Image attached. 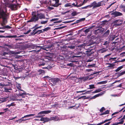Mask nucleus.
<instances>
[{
	"label": "nucleus",
	"instance_id": "6e6d98bb",
	"mask_svg": "<svg viewBox=\"0 0 125 125\" xmlns=\"http://www.w3.org/2000/svg\"><path fill=\"white\" fill-rule=\"evenodd\" d=\"M73 107H74V108L73 109H77L79 107V106H78L77 107L75 106H72L70 107L69 108H72Z\"/></svg>",
	"mask_w": 125,
	"mask_h": 125
},
{
	"label": "nucleus",
	"instance_id": "20e7f679",
	"mask_svg": "<svg viewBox=\"0 0 125 125\" xmlns=\"http://www.w3.org/2000/svg\"><path fill=\"white\" fill-rule=\"evenodd\" d=\"M106 29H106L105 30H106ZM105 30L104 28L100 27L97 29L94 30L93 31V32L95 35L99 34L103 32Z\"/></svg>",
	"mask_w": 125,
	"mask_h": 125
},
{
	"label": "nucleus",
	"instance_id": "3c124183",
	"mask_svg": "<svg viewBox=\"0 0 125 125\" xmlns=\"http://www.w3.org/2000/svg\"><path fill=\"white\" fill-rule=\"evenodd\" d=\"M120 9H122L123 8H125V5L124 4H121L120 5Z\"/></svg>",
	"mask_w": 125,
	"mask_h": 125
},
{
	"label": "nucleus",
	"instance_id": "bf43d9fd",
	"mask_svg": "<svg viewBox=\"0 0 125 125\" xmlns=\"http://www.w3.org/2000/svg\"><path fill=\"white\" fill-rule=\"evenodd\" d=\"M86 90H83V91H77L76 92V93H83L84 92H86Z\"/></svg>",
	"mask_w": 125,
	"mask_h": 125
},
{
	"label": "nucleus",
	"instance_id": "c756f323",
	"mask_svg": "<svg viewBox=\"0 0 125 125\" xmlns=\"http://www.w3.org/2000/svg\"><path fill=\"white\" fill-rule=\"evenodd\" d=\"M92 27H90L86 29L84 31V32L85 34L87 33L90 31V30L92 28Z\"/></svg>",
	"mask_w": 125,
	"mask_h": 125
},
{
	"label": "nucleus",
	"instance_id": "a19ab883",
	"mask_svg": "<svg viewBox=\"0 0 125 125\" xmlns=\"http://www.w3.org/2000/svg\"><path fill=\"white\" fill-rule=\"evenodd\" d=\"M61 4V3H55L53 5V6L54 7H58Z\"/></svg>",
	"mask_w": 125,
	"mask_h": 125
},
{
	"label": "nucleus",
	"instance_id": "b1692460",
	"mask_svg": "<svg viewBox=\"0 0 125 125\" xmlns=\"http://www.w3.org/2000/svg\"><path fill=\"white\" fill-rule=\"evenodd\" d=\"M4 46H7L9 48H12L13 47V45L12 44H8L6 43L5 44Z\"/></svg>",
	"mask_w": 125,
	"mask_h": 125
},
{
	"label": "nucleus",
	"instance_id": "cd10ccee",
	"mask_svg": "<svg viewBox=\"0 0 125 125\" xmlns=\"http://www.w3.org/2000/svg\"><path fill=\"white\" fill-rule=\"evenodd\" d=\"M9 85V84H5L4 83H0V87H3L4 86H8Z\"/></svg>",
	"mask_w": 125,
	"mask_h": 125
},
{
	"label": "nucleus",
	"instance_id": "473e14b6",
	"mask_svg": "<svg viewBox=\"0 0 125 125\" xmlns=\"http://www.w3.org/2000/svg\"><path fill=\"white\" fill-rule=\"evenodd\" d=\"M21 84H19L18 86H17V88L19 89V90L20 91H22L24 92H25L24 91V90H22L21 89V87L20 86Z\"/></svg>",
	"mask_w": 125,
	"mask_h": 125
},
{
	"label": "nucleus",
	"instance_id": "338daca9",
	"mask_svg": "<svg viewBox=\"0 0 125 125\" xmlns=\"http://www.w3.org/2000/svg\"><path fill=\"white\" fill-rule=\"evenodd\" d=\"M93 71V70L92 69H86V71L87 72H91Z\"/></svg>",
	"mask_w": 125,
	"mask_h": 125
},
{
	"label": "nucleus",
	"instance_id": "7c9ffc66",
	"mask_svg": "<svg viewBox=\"0 0 125 125\" xmlns=\"http://www.w3.org/2000/svg\"><path fill=\"white\" fill-rule=\"evenodd\" d=\"M80 56H76V55H73L71 57V58L72 59H75L77 60V58Z\"/></svg>",
	"mask_w": 125,
	"mask_h": 125
},
{
	"label": "nucleus",
	"instance_id": "4c0bfd02",
	"mask_svg": "<svg viewBox=\"0 0 125 125\" xmlns=\"http://www.w3.org/2000/svg\"><path fill=\"white\" fill-rule=\"evenodd\" d=\"M106 64H108L109 66H107V67H113L114 65V64L112 63H106Z\"/></svg>",
	"mask_w": 125,
	"mask_h": 125
},
{
	"label": "nucleus",
	"instance_id": "a878e982",
	"mask_svg": "<svg viewBox=\"0 0 125 125\" xmlns=\"http://www.w3.org/2000/svg\"><path fill=\"white\" fill-rule=\"evenodd\" d=\"M107 50H105V48H103L102 49H100L99 50V51L101 53H103L104 52H105L106 51H107Z\"/></svg>",
	"mask_w": 125,
	"mask_h": 125
},
{
	"label": "nucleus",
	"instance_id": "69168bd1",
	"mask_svg": "<svg viewBox=\"0 0 125 125\" xmlns=\"http://www.w3.org/2000/svg\"><path fill=\"white\" fill-rule=\"evenodd\" d=\"M31 31V30H29L28 31H27L25 33H24V34H27L29 32H30Z\"/></svg>",
	"mask_w": 125,
	"mask_h": 125
},
{
	"label": "nucleus",
	"instance_id": "774afa93",
	"mask_svg": "<svg viewBox=\"0 0 125 125\" xmlns=\"http://www.w3.org/2000/svg\"><path fill=\"white\" fill-rule=\"evenodd\" d=\"M105 114H108L109 113V110H107L104 112Z\"/></svg>",
	"mask_w": 125,
	"mask_h": 125
},
{
	"label": "nucleus",
	"instance_id": "58836bf2",
	"mask_svg": "<svg viewBox=\"0 0 125 125\" xmlns=\"http://www.w3.org/2000/svg\"><path fill=\"white\" fill-rule=\"evenodd\" d=\"M123 68V66H120L118 67L115 70V71L116 72H117L120 70L121 69Z\"/></svg>",
	"mask_w": 125,
	"mask_h": 125
},
{
	"label": "nucleus",
	"instance_id": "72a5a7b5",
	"mask_svg": "<svg viewBox=\"0 0 125 125\" xmlns=\"http://www.w3.org/2000/svg\"><path fill=\"white\" fill-rule=\"evenodd\" d=\"M94 53V52H88V53H86V54L87 56H91Z\"/></svg>",
	"mask_w": 125,
	"mask_h": 125
},
{
	"label": "nucleus",
	"instance_id": "603ef678",
	"mask_svg": "<svg viewBox=\"0 0 125 125\" xmlns=\"http://www.w3.org/2000/svg\"><path fill=\"white\" fill-rule=\"evenodd\" d=\"M14 103H12L10 104H8L6 105V107L8 106L10 107L11 106H13L14 105Z\"/></svg>",
	"mask_w": 125,
	"mask_h": 125
},
{
	"label": "nucleus",
	"instance_id": "393cba45",
	"mask_svg": "<svg viewBox=\"0 0 125 125\" xmlns=\"http://www.w3.org/2000/svg\"><path fill=\"white\" fill-rule=\"evenodd\" d=\"M109 41H105L104 43L103 44V45H105L106 46V48L107 47V46H108L109 45Z\"/></svg>",
	"mask_w": 125,
	"mask_h": 125
},
{
	"label": "nucleus",
	"instance_id": "2f4dec72",
	"mask_svg": "<svg viewBox=\"0 0 125 125\" xmlns=\"http://www.w3.org/2000/svg\"><path fill=\"white\" fill-rule=\"evenodd\" d=\"M2 29H10L11 28H12V27H10L9 25H7L6 26H5L3 27H2Z\"/></svg>",
	"mask_w": 125,
	"mask_h": 125
},
{
	"label": "nucleus",
	"instance_id": "5701e85b",
	"mask_svg": "<svg viewBox=\"0 0 125 125\" xmlns=\"http://www.w3.org/2000/svg\"><path fill=\"white\" fill-rule=\"evenodd\" d=\"M91 48H92V47H90L88 48L89 49L87 50L85 52V53H88V52H94L92 51L93 50V49H91Z\"/></svg>",
	"mask_w": 125,
	"mask_h": 125
},
{
	"label": "nucleus",
	"instance_id": "4d7b16f0",
	"mask_svg": "<svg viewBox=\"0 0 125 125\" xmlns=\"http://www.w3.org/2000/svg\"><path fill=\"white\" fill-rule=\"evenodd\" d=\"M89 8V5H87L86 6L82 7L81 8L82 9H86V8Z\"/></svg>",
	"mask_w": 125,
	"mask_h": 125
},
{
	"label": "nucleus",
	"instance_id": "f257e3e1",
	"mask_svg": "<svg viewBox=\"0 0 125 125\" xmlns=\"http://www.w3.org/2000/svg\"><path fill=\"white\" fill-rule=\"evenodd\" d=\"M31 15L30 19L27 21V23L31 22L35 23L38 22L39 19L41 20L45 19V14L42 12H36V11L32 12L31 13Z\"/></svg>",
	"mask_w": 125,
	"mask_h": 125
},
{
	"label": "nucleus",
	"instance_id": "f03ea898",
	"mask_svg": "<svg viewBox=\"0 0 125 125\" xmlns=\"http://www.w3.org/2000/svg\"><path fill=\"white\" fill-rule=\"evenodd\" d=\"M104 1H102L97 3L95 1L93 2L92 3L89 5V8L93 7V8L94 9L96 8L99 7L102 5V2H104Z\"/></svg>",
	"mask_w": 125,
	"mask_h": 125
},
{
	"label": "nucleus",
	"instance_id": "8fccbe9b",
	"mask_svg": "<svg viewBox=\"0 0 125 125\" xmlns=\"http://www.w3.org/2000/svg\"><path fill=\"white\" fill-rule=\"evenodd\" d=\"M38 72L39 73V74L43 73L44 72V71L41 69L39 70L38 71Z\"/></svg>",
	"mask_w": 125,
	"mask_h": 125
},
{
	"label": "nucleus",
	"instance_id": "9b49d317",
	"mask_svg": "<svg viewBox=\"0 0 125 125\" xmlns=\"http://www.w3.org/2000/svg\"><path fill=\"white\" fill-rule=\"evenodd\" d=\"M41 121H43L44 123L48 122L50 120V119L47 117H42L40 120Z\"/></svg>",
	"mask_w": 125,
	"mask_h": 125
},
{
	"label": "nucleus",
	"instance_id": "412c9836",
	"mask_svg": "<svg viewBox=\"0 0 125 125\" xmlns=\"http://www.w3.org/2000/svg\"><path fill=\"white\" fill-rule=\"evenodd\" d=\"M46 19L47 20L45 21H41L40 23L42 24H44L47 23L48 21V20L49 19V18H46Z\"/></svg>",
	"mask_w": 125,
	"mask_h": 125
},
{
	"label": "nucleus",
	"instance_id": "39448f33",
	"mask_svg": "<svg viewBox=\"0 0 125 125\" xmlns=\"http://www.w3.org/2000/svg\"><path fill=\"white\" fill-rule=\"evenodd\" d=\"M51 80V82L54 85L57 84V83H59L61 81L60 79L58 78H52Z\"/></svg>",
	"mask_w": 125,
	"mask_h": 125
},
{
	"label": "nucleus",
	"instance_id": "052dcab7",
	"mask_svg": "<svg viewBox=\"0 0 125 125\" xmlns=\"http://www.w3.org/2000/svg\"><path fill=\"white\" fill-rule=\"evenodd\" d=\"M4 37L3 38H13V36H4Z\"/></svg>",
	"mask_w": 125,
	"mask_h": 125
},
{
	"label": "nucleus",
	"instance_id": "49530a36",
	"mask_svg": "<svg viewBox=\"0 0 125 125\" xmlns=\"http://www.w3.org/2000/svg\"><path fill=\"white\" fill-rule=\"evenodd\" d=\"M6 100L3 98H0V103L5 102Z\"/></svg>",
	"mask_w": 125,
	"mask_h": 125
},
{
	"label": "nucleus",
	"instance_id": "a18cd8bd",
	"mask_svg": "<svg viewBox=\"0 0 125 125\" xmlns=\"http://www.w3.org/2000/svg\"><path fill=\"white\" fill-rule=\"evenodd\" d=\"M51 28L49 27H47V28H45L44 29H43V30L44 31H46L48 30H49Z\"/></svg>",
	"mask_w": 125,
	"mask_h": 125
},
{
	"label": "nucleus",
	"instance_id": "423d86ee",
	"mask_svg": "<svg viewBox=\"0 0 125 125\" xmlns=\"http://www.w3.org/2000/svg\"><path fill=\"white\" fill-rule=\"evenodd\" d=\"M10 7L12 10H15L20 7L19 4H11L10 5Z\"/></svg>",
	"mask_w": 125,
	"mask_h": 125
},
{
	"label": "nucleus",
	"instance_id": "dca6fc26",
	"mask_svg": "<svg viewBox=\"0 0 125 125\" xmlns=\"http://www.w3.org/2000/svg\"><path fill=\"white\" fill-rule=\"evenodd\" d=\"M116 74L117 75V77H119L125 74V71L120 73H117Z\"/></svg>",
	"mask_w": 125,
	"mask_h": 125
},
{
	"label": "nucleus",
	"instance_id": "4468645a",
	"mask_svg": "<svg viewBox=\"0 0 125 125\" xmlns=\"http://www.w3.org/2000/svg\"><path fill=\"white\" fill-rule=\"evenodd\" d=\"M112 118H111L109 119H106L104 121H103L102 122L97 124L96 125H101L106 122L110 121L112 119Z\"/></svg>",
	"mask_w": 125,
	"mask_h": 125
},
{
	"label": "nucleus",
	"instance_id": "79ce46f5",
	"mask_svg": "<svg viewBox=\"0 0 125 125\" xmlns=\"http://www.w3.org/2000/svg\"><path fill=\"white\" fill-rule=\"evenodd\" d=\"M114 25L116 26H119L121 25L122 24V23H120V24H118L117 23H114Z\"/></svg>",
	"mask_w": 125,
	"mask_h": 125
},
{
	"label": "nucleus",
	"instance_id": "c03bdc74",
	"mask_svg": "<svg viewBox=\"0 0 125 125\" xmlns=\"http://www.w3.org/2000/svg\"><path fill=\"white\" fill-rule=\"evenodd\" d=\"M89 88L91 89L95 88L94 84H92L89 85Z\"/></svg>",
	"mask_w": 125,
	"mask_h": 125
},
{
	"label": "nucleus",
	"instance_id": "5fc2aeb1",
	"mask_svg": "<svg viewBox=\"0 0 125 125\" xmlns=\"http://www.w3.org/2000/svg\"><path fill=\"white\" fill-rule=\"evenodd\" d=\"M41 49H40L39 50H34L33 51H35V52H36V53H37L41 51Z\"/></svg>",
	"mask_w": 125,
	"mask_h": 125
},
{
	"label": "nucleus",
	"instance_id": "0e129e2a",
	"mask_svg": "<svg viewBox=\"0 0 125 125\" xmlns=\"http://www.w3.org/2000/svg\"><path fill=\"white\" fill-rule=\"evenodd\" d=\"M119 112H117L114 113L112 114V116H113L114 115H115L117 114H118L119 113Z\"/></svg>",
	"mask_w": 125,
	"mask_h": 125
},
{
	"label": "nucleus",
	"instance_id": "0eeeda50",
	"mask_svg": "<svg viewBox=\"0 0 125 125\" xmlns=\"http://www.w3.org/2000/svg\"><path fill=\"white\" fill-rule=\"evenodd\" d=\"M91 40H92V44L91 43L90 44H89V45H87V46H90V45L92 44L97 43H98V42L97 41V38H95V36H92L91 37Z\"/></svg>",
	"mask_w": 125,
	"mask_h": 125
},
{
	"label": "nucleus",
	"instance_id": "c9c22d12",
	"mask_svg": "<svg viewBox=\"0 0 125 125\" xmlns=\"http://www.w3.org/2000/svg\"><path fill=\"white\" fill-rule=\"evenodd\" d=\"M64 6L65 7H72V4L70 3H67L65 4Z\"/></svg>",
	"mask_w": 125,
	"mask_h": 125
},
{
	"label": "nucleus",
	"instance_id": "4be33fe9",
	"mask_svg": "<svg viewBox=\"0 0 125 125\" xmlns=\"http://www.w3.org/2000/svg\"><path fill=\"white\" fill-rule=\"evenodd\" d=\"M35 115V114H30L24 116L23 117H22V118L25 117H30L34 116Z\"/></svg>",
	"mask_w": 125,
	"mask_h": 125
},
{
	"label": "nucleus",
	"instance_id": "a211bd4d",
	"mask_svg": "<svg viewBox=\"0 0 125 125\" xmlns=\"http://www.w3.org/2000/svg\"><path fill=\"white\" fill-rule=\"evenodd\" d=\"M85 20V18H82L81 19H80L77 20L76 21V22H75L74 24L76 23L79 22H81L82 21H84V20Z\"/></svg>",
	"mask_w": 125,
	"mask_h": 125
},
{
	"label": "nucleus",
	"instance_id": "680f3d73",
	"mask_svg": "<svg viewBox=\"0 0 125 125\" xmlns=\"http://www.w3.org/2000/svg\"><path fill=\"white\" fill-rule=\"evenodd\" d=\"M95 64H92L89 65H88L89 67H95Z\"/></svg>",
	"mask_w": 125,
	"mask_h": 125
},
{
	"label": "nucleus",
	"instance_id": "6ab92c4d",
	"mask_svg": "<svg viewBox=\"0 0 125 125\" xmlns=\"http://www.w3.org/2000/svg\"><path fill=\"white\" fill-rule=\"evenodd\" d=\"M25 93V92H24V93H21L20 92H19V93L18 95V96H21L22 98H24L25 97V95L26 94Z\"/></svg>",
	"mask_w": 125,
	"mask_h": 125
},
{
	"label": "nucleus",
	"instance_id": "bb28decb",
	"mask_svg": "<svg viewBox=\"0 0 125 125\" xmlns=\"http://www.w3.org/2000/svg\"><path fill=\"white\" fill-rule=\"evenodd\" d=\"M58 116H56L55 117H53L50 118V120H54L55 121H57L58 120V119L57 118Z\"/></svg>",
	"mask_w": 125,
	"mask_h": 125
},
{
	"label": "nucleus",
	"instance_id": "f704fd0d",
	"mask_svg": "<svg viewBox=\"0 0 125 125\" xmlns=\"http://www.w3.org/2000/svg\"><path fill=\"white\" fill-rule=\"evenodd\" d=\"M75 47L76 46L75 45H73L69 46L68 47V48H69L71 49H75Z\"/></svg>",
	"mask_w": 125,
	"mask_h": 125
},
{
	"label": "nucleus",
	"instance_id": "ea45409f",
	"mask_svg": "<svg viewBox=\"0 0 125 125\" xmlns=\"http://www.w3.org/2000/svg\"><path fill=\"white\" fill-rule=\"evenodd\" d=\"M119 122H118V124H122L123 123L124 121V120L122 119V118L120 120H119Z\"/></svg>",
	"mask_w": 125,
	"mask_h": 125
},
{
	"label": "nucleus",
	"instance_id": "aec40b11",
	"mask_svg": "<svg viewBox=\"0 0 125 125\" xmlns=\"http://www.w3.org/2000/svg\"><path fill=\"white\" fill-rule=\"evenodd\" d=\"M5 13V12L3 10L0 8V19L2 16V15H3V14Z\"/></svg>",
	"mask_w": 125,
	"mask_h": 125
},
{
	"label": "nucleus",
	"instance_id": "e433bc0d",
	"mask_svg": "<svg viewBox=\"0 0 125 125\" xmlns=\"http://www.w3.org/2000/svg\"><path fill=\"white\" fill-rule=\"evenodd\" d=\"M43 32L42 31V30H38L35 32V34H39Z\"/></svg>",
	"mask_w": 125,
	"mask_h": 125
},
{
	"label": "nucleus",
	"instance_id": "2eb2a0df",
	"mask_svg": "<svg viewBox=\"0 0 125 125\" xmlns=\"http://www.w3.org/2000/svg\"><path fill=\"white\" fill-rule=\"evenodd\" d=\"M53 46V45L52 44H51L50 45L47 46L46 47H44L43 48H42V49L44 50H46V51H48V50H47L46 49H49L51 48Z\"/></svg>",
	"mask_w": 125,
	"mask_h": 125
},
{
	"label": "nucleus",
	"instance_id": "f8f14e48",
	"mask_svg": "<svg viewBox=\"0 0 125 125\" xmlns=\"http://www.w3.org/2000/svg\"><path fill=\"white\" fill-rule=\"evenodd\" d=\"M104 92L105 91H104L101 92L99 94H96L92 97L91 98V99H94L98 97L101 96L102 94H103L104 93Z\"/></svg>",
	"mask_w": 125,
	"mask_h": 125
},
{
	"label": "nucleus",
	"instance_id": "f3484780",
	"mask_svg": "<svg viewBox=\"0 0 125 125\" xmlns=\"http://www.w3.org/2000/svg\"><path fill=\"white\" fill-rule=\"evenodd\" d=\"M31 47L33 49H38L42 47L41 46H37L36 44H33L31 45Z\"/></svg>",
	"mask_w": 125,
	"mask_h": 125
},
{
	"label": "nucleus",
	"instance_id": "ddd939ff",
	"mask_svg": "<svg viewBox=\"0 0 125 125\" xmlns=\"http://www.w3.org/2000/svg\"><path fill=\"white\" fill-rule=\"evenodd\" d=\"M110 33V31L107 30L103 34V36L104 37H107Z\"/></svg>",
	"mask_w": 125,
	"mask_h": 125
},
{
	"label": "nucleus",
	"instance_id": "9d476101",
	"mask_svg": "<svg viewBox=\"0 0 125 125\" xmlns=\"http://www.w3.org/2000/svg\"><path fill=\"white\" fill-rule=\"evenodd\" d=\"M46 61V60H40L38 63V66H43L46 63V62H45Z\"/></svg>",
	"mask_w": 125,
	"mask_h": 125
},
{
	"label": "nucleus",
	"instance_id": "37998d69",
	"mask_svg": "<svg viewBox=\"0 0 125 125\" xmlns=\"http://www.w3.org/2000/svg\"><path fill=\"white\" fill-rule=\"evenodd\" d=\"M103 88H98L96 90V91L97 93L100 92L102 91V89Z\"/></svg>",
	"mask_w": 125,
	"mask_h": 125
},
{
	"label": "nucleus",
	"instance_id": "1a4fd4ad",
	"mask_svg": "<svg viewBox=\"0 0 125 125\" xmlns=\"http://www.w3.org/2000/svg\"><path fill=\"white\" fill-rule=\"evenodd\" d=\"M51 111V110L42 111L38 113V115H42V114H47L50 113Z\"/></svg>",
	"mask_w": 125,
	"mask_h": 125
},
{
	"label": "nucleus",
	"instance_id": "864d4df0",
	"mask_svg": "<svg viewBox=\"0 0 125 125\" xmlns=\"http://www.w3.org/2000/svg\"><path fill=\"white\" fill-rule=\"evenodd\" d=\"M88 79V77L87 76L83 77L82 78V79L83 81H86Z\"/></svg>",
	"mask_w": 125,
	"mask_h": 125
},
{
	"label": "nucleus",
	"instance_id": "c85d7f7f",
	"mask_svg": "<svg viewBox=\"0 0 125 125\" xmlns=\"http://www.w3.org/2000/svg\"><path fill=\"white\" fill-rule=\"evenodd\" d=\"M107 82V81H103L100 82H99L97 83V84H105Z\"/></svg>",
	"mask_w": 125,
	"mask_h": 125
},
{
	"label": "nucleus",
	"instance_id": "13d9d810",
	"mask_svg": "<svg viewBox=\"0 0 125 125\" xmlns=\"http://www.w3.org/2000/svg\"><path fill=\"white\" fill-rule=\"evenodd\" d=\"M23 37V35H21L18 37H17L16 35L13 36V38L19 37Z\"/></svg>",
	"mask_w": 125,
	"mask_h": 125
},
{
	"label": "nucleus",
	"instance_id": "7ed1b4c3",
	"mask_svg": "<svg viewBox=\"0 0 125 125\" xmlns=\"http://www.w3.org/2000/svg\"><path fill=\"white\" fill-rule=\"evenodd\" d=\"M2 17L1 18H2L3 19V22L1 23L2 26H3L7 22V19L8 18V15L7 14L5 13L2 15Z\"/></svg>",
	"mask_w": 125,
	"mask_h": 125
},
{
	"label": "nucleus",
	"instance_id": "09e8293b",
	"mask_svg": "<svg viewBox=\"0 0 125 125\" xmlns=\"http://www.w3.org/2000/svg\"><path fill=\"white\" fill-rule=\"evenodd\" d=\"M105 110V109L104 108V107H103L100 109V111L102 113Z\"/></svg>",
	"mask_w": 125,
	"mask_h": 125
},
{
	"label": "nucleus",
	"instance_id": "e2e57ef3",
	"mask_svg": "<svg viewBox=\"0 0 125 125\" xmlns=\"http://www.w3.org/2000/svg\"><path fill=\"white\" fill-rule=\"evenodd\" d=\"M58 20V18H54L52 19L51 20V21H56Z\"/></svg>",
	"mask_w": 125,
	"mask_h": 125
},
{
	"label": "nucleus",
	"instance_id": "de8ad7c7",
	"mask_svg": "<svg viewBox=\"0 0 125 125\" xmlns=\"http://www.w3.org/2000/svg\"><path fill=\"white\" fill-rule=\"evenodd\" d=\"M71 14L72 15V16H74L77 15V13L76 12L74 11Z\"/></svg>",
	"mask_w": 125,
	"mask_h": 125
},
{
	"label": "nucleus",
	"instance_id": "6e6552de",
	"mask_svg": "<svg viewBox=\"0 0 125 125\" xmlns=\"http://www.w3.org/2000/svg\"><path fill=\"white\" fill-rule=\"evenodd\" d=\"M111 14L114 15L115 17H116L118 16H122L123 15L122 14L119 12L115 11L111 13Z\"/></svg>",
	"mask_w": 125,
	"mask_h": 125
}]
</instances>
